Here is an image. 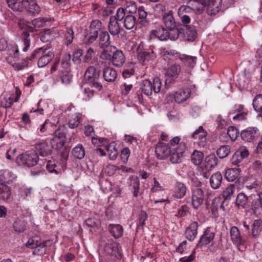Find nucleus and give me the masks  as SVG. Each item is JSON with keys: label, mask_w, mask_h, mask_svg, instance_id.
<instances>
[{"label": "nucleus", "mask_w": 262, "mask_h": 262, "mask_svg": "<svg viewBox=\"0 0 262 262\" xmlns=\"http://www.w3.org/2000/svg\"><path fill=\"white\" fill-rule=\"evenodd\" d=\"M38 160L37 153L34 150H29L24 154L18 156L16 162L18 165L32 167L37 164Z\"/></svg>", "instance_id": "obj_2"}, {"label": "nucleus", "mask_w": 262, "mask_h": 262, "mask_svg": "<svg viewBox=\"0 0 262 262\" xmlns=\"http://www.w3.org/2000/svg\"><path fill=\"white\" fill-rule=\"evenodd\" d=\"M256 132V128L254 127H249L242 131L241 133V137L244 141L250 142L253 141L254 139Z\"/></svg>", "instance_id": "obj_24"}, {"label": "nucleus", "mask_w": 262, "mask_h": 262, "mask_svg": "<svg viewBox=\"0 0 262 262\" xmlns=\"http://www.w3.org/2000/svg\"><path fill=\"white\" fill-rule=\"evenodd\" d=\"M11 195L10 187L6 184L0 183V199L6 201L10 198Z\"/></svg>", "instance_id": "obj_33"}, {"label": "nucleus", "mask_w": 262, "mask_h": 262, "mask_svg": "<svg viewBox=\"0 0 262 262\" xmlns=\"http://www.w3.org/2000/svg\"><path fill=\"white\" fill-rule=\"evenodd\" d=\"M234 191V186L233 184H230L223 191V196L225 200L229 199L232 195Z\"/></svg>", "instance_id": "obj_57"}, {"label": "nucleus", "mask_w": 262, "mask_h": 262, "mask_svg": "<svg viewBox=\"0 0 262 262\" xmlns=\"http://www.w3.org/2000/svg\"><path fill=\"white\" fill-rule=\"evenodd\" d=\"M181 71L180 67H168L165 69V75L169 77L177 78Z\"/></svg>", "instance_id": "obj_49"}, {"label": "nucleus", "mask_w": 262, "mask_h": 262, "mask_svg": "<svg viewBox=\"0 0 262 262\" xmlns=\"http://www.w3.org/2000/svg\"><path fill=\"white\" fill-rule=\"evenodd\" d=\"M72 155L77 159H82L85 156V150L82 145L78 144L72 149Z\"/></svg>", "instance_id": "obj_42"}, {"label": "nucleus", "mask_w": 262, "mask_h": 262, "mask_svg": "<svg viewBox=\"0 0 262 262\" xmlns=\"http://www.w3.org/2000/svg\"><path fill=\"white\" fill-rule=\"evenodd\" d=\"M251 208L254 212L257 210H262V193H259L257 198L252 201Z\"/></svg>", "instance_id": "obj_46"}, {"label": "nucleus", "mask_w": 262, "mask_h": 262, "mask_svg": "<svg viewBox=\"0 0 262 262\" xmlns=\"http://www.w3.org/2000/svg\"><path fill=\"white\" fill-rule=\"evenodd\" d=\"M9 8L14 11H23V7L21 5V1H17V0H6Z\"/></svg>", "instance_id": "obj_50"}, {"label": "nucleus", "mask_w": 262, "mask_h": 262, "mask_svg": "<svg viewBox=\"0 0 262 262\" xmlns=\"http://www.w3.org/2000/svg\"><path fill=\"white\" fill-rule=\"evenodd\" d=\"M230 146L228 145L221 146L216 150L217 155L221 159H223L229 155L230 152Z\"/></svg>", "instance_id": "obj_47"}, {"label": "nucleus", "mask_w": 262, "mask_h": 262, "mask_svg": "<svg viewBox=\"0 0 262 262\" xmlns=\"http://www.w3.org/2000/svg\"><path fill=\"white\" fill-rule=\"evenodd\" d=\"M35 151L38 152L41 156L46 157L51 154V150L49 144L45 141L37 143L34 145Z\"/></svg>", "instance_id": "obj_23"}, {"label": "nucleus", "mask_w": 262, "mask_h": 262, "mask_svg": "<svg viewBox=\"0 0 262 262\" xmlns=\"http://www.w3.org/2000/svg\"><path fill=\"white\" fill-rule=\"evenodd\" d=\"M207 0H188L187 6H181L179 9V15H182L183 12H188L193 10L198 13H201L205 8Z\"/></svg>", "instance_id": "obj_4"}, {"label": "nucleus", "mask_w": 262, "mask_h": 262, "mask_svg": "<svg viewBox=\"0 0 262 262\" xmlns=\"http://www.w3.org/2000/svg\"><path fill=\"white\" fill-rule=\"evenodd\" d=\"M207 132L204 129L203 126H200L191 135V137L193 139H197L198 145L201 147H204L207 142Z\"/></svg>", "instance_id": "obj_11"}, {"label": "nucleus", "mask_w": 262, "mask_h": 262, "mask_svg": "<svg viewBox=\"0 0 262 262\" xmlns=\"http://www.w3.org/2000/svg\"><path fill=\"white\" fill-rule=\"evenodd\" d=\"M81 116V114L79 113H76L73 115L68 122L69 127L71 128L77 127L80 122Z\"/></svg>", "instance_id": "obj_45"}, {"label": "nucleus", "mask_w": 262, "mask_h": 262, "mask_svg": "<svg viewBox=\"0 0 262 262\" xmlns=\"http://www.w3.org/2000/svg\"><path fill=\"white\" fill-rule=\"evenodd\" d=\"M104 149L107 152L109 158L114 160L116 159L118 155V151L115 148L114 143H111L108 145L104 146Z\"/></svg>", "instance_id": "obj_40"}, {"label": "nucleus", "mask_w": 262, "mask_h": 262, "mask_svg": "<svg viewBox=\"0 0 262 262\" xmlns=\"http://www.w3.org/2000/svg\"><path fill=\"white\" fill-rule=\"evenodd\" d=\"M140 90L146 96H150L152 94V83L148 80L142 81L140 84Z\"/></svg>", "instance_id": "obj_35"}, {"label": "nucleus", "mask_w": 262, "mask_h": 262, "mask_svg": "<svg viewBox=\"0 0 262 262\" xmlns=\"http://www.w3.org/2000/svg\"><path fill=\"white\" fill-rule=\"evenodd\" d=\"M222 0H208L207 12L209 15H215L221 9Z\"/></svg>", "instance_id": "obj_17"}, {"label": "nucleus", "mask_w": 262, "mask_h": 262, "mask_svg": "<svg viewBox=\"0 0 262 262\" xmlns=\"http://www.w3.org/2000/svg\"><path fill=\"white\" fill-rule=\"evenodd\" d=\"M99 45L101 48L111 47L110 36L107 31H103L100 34Z\"/></svg>", "instance_id": "obj_38"}, {"label": "nucleus", "mask_w": 262, "mask_h": 262, "mask_svg": "<svg viewBox=\"0 0 262 262\" xmlns=\"http://www.w3.org/2000/svg\"><path fill=\"white\" fill-rule=\"evenodd\" d=\"M227 134L232 141H235L239 134L238 129L234 126H229L228 128Z\"/></svg>", "instance_id": "obj_56"}, {"label": "nucleus", "mask_w": 262, "mask_h": 262, "mask_svg": "<svg viewBox=\"0 0 262 262\" xmlns=\"http://www.w3.org/2000/svg\"><path fill=\"white\" fill-rule=\"evenodd\" d=\"M50 48V46L49 44H47L46 46L38 48L35 50L33 53H32L30 57L29 58H27V60H31L34 59L36 55L38 54L40 52H42V53H45V52Z\"/></svg>", "instance_id": "obj_59"}, {"label": "nucleus", "mask_w": 262, "mask_h": 262, "mask_svg": "<svg viewBox=\"0 0 262 262\" xmlns=\"http://www.w3.org/2000/svg\"><path fill=\"white\" fill-rule=\"evenodd\" d=\"M240 171L238 168L228 169L225 173V178L229 182L233 181L238 177Z\"/></svg>", "instance_id": "obj_34"}, {"label": "nucleus", "mask_w": 262, "mask_h": 262, "mask_svg": "<svg viewBox=\"0 0 262 262\" xmlns=\"http://www.w3.org/2000/svg\"><path fill=\"white\" fill-rule=\"evenodd\" d=\"M94 95V91L90 88H85L83 93V99L85 101H89Z\"/></svg>", "instance_id": "obj_64"}, {"label": "nucleus", "mask_w": 262, "mask_h": 262, "mask_svg": "<svg viewBox=\"0 0 262 262\" xmlns=\"http://www.w3.org/2000/svg\"><path fill=\"white\" fill-rule=\"evenodd\" d=\"M139 180L137 177H131L129 179V186L133 189L135 197H137L139 192Z\"/></svg>", "instance_id": "obj_37"}, {"label": "nucleus", "mask_w": 262, "mask_h": 262, "mask_svg": "<svg viewBox=\"0 0 262 262\" xmlns=\"http://www.w3.org/2000/svg\"><path fill=\"white\" fill-rule=\"evenodd\" d=\"M108 230L111 235L115 238L121 237L123 233V229L119 224H111L108 226Z\"/></svg>", "instance_id": "obj_30"}, {"label": "nucleus", "mask_w": 262, "mask_h": 262, "mask_svg": "<svg viewBox=\"0 0 262 262\" xmlns=\"http://www.w3.org/2000/svg\"><path fill=\"white\" fill-rule=\"evenodd\" d=\"M204 199L203 191L201 188H195L192 193V204L193 208H198L203 204Z\"/></svg>", "instance_id": "obj_14"}, {"label": "nucleus", "mask_w": 262, "mask_h": 262, "mask_svg": "<svg viewBox=\"0 0 262 262\" xmlns=\"http://www.w3.org/2000/svg\"><path fill=\"white\" fill-rule=\"evenodd\" d=\"M162 21L165 28L173 32V34H172L173 35L172 37L173 39L174 38H178L180 31L177 27L172 11H169L168 12L165 13L162 16Z\"/></svg>", "instance_id": "obj_6"}, {"label": "nucleus", "mask_w": 262, "mask_h": 262, "mask_svg": "<svg viewBox=\"0 0 262 262\" xmlns=\"http://www.w3.org/2000/svg\"><path fill=\"white\" fill-rule=\"evenodd\" d=\"M222 180V175L220 172L212 174L209 181L211 187L214 189L219 188L221 185Z\"/></svg>", "instance_id": "obj_29"}, {"label": "nucleus", "mask_w": 262, "mask_h": 262, "mask_svg": "<svg viewBox=\"0 0 262 262\" xmlns=\"http://www.w3.org/2000/svg\"><path fill=\"white\" fill-rule=\"evenodd\" d=\"M104 50L102 52L100 55V58L102 60H105V64H110L111 61H112V58L113 56V53H114V50L115 48L112 46L108 47H104Z\"/></svg>", "instance_id": "obj_26"}, {"label": "nucleus", "mask_w": 262, "mask_h": 262, "mask_svg": "<svg viewBox=\"0 0 262 262\" xmlns=\"http://www.w3.org/2000/svg\"><path fill=\"white\" fill-rule=\"evenodd\" d=\"M147 218V214L146 213V212L144 211H141V212H140L139 215H138V223H137V226L138 227H139V226H143L144 224H145V221L146 220Z\"/></svg>", "instance_id": "obj_60"}, {"label": "nucleus", "mask_w": 262, "mask_h": 262, "mask_svg": "<svg viewBox=\"0 0 262 262\" xmlns=\"http://www.w3.org/2000/svg\"><path fill=\"white\" fill-rule=\"evenodd\" d=\"M155 56L153 53L146 51H140L137 55V58L140 63L142 64H152V61L155 59Z\"/></svg>", "instance_id": "obj_20"}, {"label": "nucleus", "mask_w": 262, "mask_h": 262, "mask_svg": "<svg viewBox=\"0 0 262 262\" xmlns=\"http://www.w3.org/2000/svg\"><path fill=\"white\" fill-rule=\"evenodd\" d=\"M191 92L189 89L180 90L176 93L174 99L177 103H181L186 101L190 97Z\"/></svg>", "instance_id": "obj_25"}, {"label": "nucleus", "mask_w": 262, "mask_h": 262, "mask_svg": "<svg viewBox=\"0 0 262 262\" xmlns=\"http://www.w3.org/2000/svg\"><path fill=\"white\" fill-rule=\"evenodd\" d=\"M161 82L158 77L154 78L152 83V90L155 93H158L161 90Z\"/></svg>", "instance_id": "obj_62"}, {"label": "nucleus", "mask_w": 262, "mask_h": 262, "mask_svg": "<svg viewBox=\"0 0 262 262\" xmlns=\"http://www.w3.org/2000/svg\"><path fill=\"white\" fill-rule=\"evenodd\" d=\"M103 249L106 255L112 260L115 261L121 258V247L117 242L112 240L108 241Z\"/></svg>", "instance_id": "obj_5"}, {"label": "nucleus", "mask_w": 262, "mask_h": 262, "mask_svg": "<svg viewBox=\"0 0 262 262\" xmlns=\"http://www.w3.org/2000/svg\"><path fill=\"white\" fill-rule=\"evenodd\" d=\"M9 56L6 58L8 63L14 66L13 62L18 60L19 55L18 48L17 45L12 46L8 51Z\"/></svg>", "instance_id": "obj_22"}, {"label": "nucleus", "mask_w": 262, "mask_h": 262, "mask_svg": "<svg viewBox=\"0 0 262 262\" xmlns=\"http://www.w3.org/2000/svg\"><path fill=\"white\" fill-rule=\"evenodd\" d=\"M235 152L238 156V157H241L242 160H244L245 158L248 157L249 156V151L247 148L245 146H241Z\"/></svg>", "instance_id": "obj_61"}, {"label": "nucleus", "mask_w": 262, "mask_h": 262, "mask_svg": "<svg viewBox=\"0 0 262 262\" xmlns=\"http://www.w3.org/2000/svg\"><path fill=\"white\" fill-rule=\"evenodd\" d=\"M16 177L11 171L4 169L0 170V183L9 184L12 182Z\"/></svg>", "instance_id": "obj_27"}, {"label": "nucleus", "mask_w": 262, "mask_h": 262, "mask_svg": "<svg viewBox=\"0 0 262 262\" xmlns=\"http://www.w3.org/2000/svg\"><path fill=\"white\" fill-rule=\"evenodd\" d=\"M217 159L214 155H209L205 158V166L206 169L214 167L217 165Z\"/></svg>", "instance_id": "obj_41"}, {"label": "nucleus", "mask_w": 262, "mask_h": 262, "mask_svg": "<svg viewBox=\"0 0 262 262\" xmlns=\"http://www.w3.org/2000/svg\"><path fill=\"white\" fill-rule=\"evenodd\" d=\"M204 157L202 152L194 150L191 155V161L194 164L199 165L202 163Z\"/></svg>", "instance_id": "obj_44"}, {"label": "nucleus", "mask_w": 262, "mask_h": 262, "mask_svg": "<svg viewBox=\"0 0 262 262\" xmlns=\"http://www.w3.org/2000/svg\"><path fill=\"white\" fill-rule=\"evenodd\" d=\"M100 70L95 67H89L84 74L87 83L97 91H100L102 85L100 82Z\"/></svg>", "instance_id": "obj_1"}, {"label": "nucleus", "mask_w": 262, "mask_h": 262, "mask_svg": "<svg viewBox=\"0 0 262 262\" xmlns=\"http://www.w3.org/2000/svg\"><path fill=\"white\" fill-rule=\"evenodd\" d=\"M48 21L49 19L47 17L38 18L33 20L32 24L33 28H34V29H35V32L37 31L38 29L42 27L43 24Z\"/></svg>", "instance_id": "obj_54"}, {"label": "nucleus", "mask_w": 262, "mask_h": 262, "mask_svg": "<svg viewBox=\"0 0 262 262\" xmlns=\"http://www.w3.org/2000/svg\"><path fill=\"white\" fill-rule=\"evenodd\" d=\"M253 108L257 112L262 113V95H257L253 100Z\"/></svg>", "instance_id": "obj_52"}, {"label": "nucleus", "mask_w": 262, "mask_h": 262, "mask_svg": "<svg viewBox=\"0 0 262 262\" xmlns=\"http://www.w3.org/2000/svg\"><path fill=\"white\" fill-rule=\"evenodd\" d=\"M248 196L245 193L241 192L236 196L235 203L238 207L246 208L248 206Z\"/></svg>", "instance_id": "obj_39"}, {"label": "nucleus", "mask_w": 262, "mask_h": 262, "mask_svg": "<svg viewBox=\"0 0 262 262\" xmlns=\"http://www.w3.org/2000/svg\"><path fill=\"white\" fill-rule=\"evenodd\" d=\"M13 228L16 232H23L25 229V222L21 220H16L13 224Z\"/></svg>", "instance_id": "obj_58"}, {"label": "nucleus", "mask_w": 262, "mask_h": 262, "mask_svg": "<svg viewBox=\"0 0 262 262\" xmlns=\"http://www.w3.org/2000/svg\"><path fill=\"white\" fill-rule=\"evenodd\" d=\"M53 141L56 142L58 147H62L65 143L66 133L64 126H59L54 133Z\"/></svg>", "instance_id": "obj_15"}, {"label": "nucleus", "mask_w": 262, "mask_h": 262, "mask_svg": "<svg viewBox=\"0 0 262 262\" xmlns=\"http://www.w3.org/2000/svg\"><path fill=\"white\" fill-rule=\"evenodd\" d=\"M125 56L121 50H114L112 58V63L114 66H121L125 61Z\"/></svg>", "instance_id": "obj_31"}, {"label": "nucleus", "mask_w": 262, "mask_h": 262, "mask_svg": "<svg viewBox=\"0 0 262 262\" xmlns=\"http://www.w3.org/2000/svg\"><path fill=\"white\" fill-rule=\"evenodd\" d=\"M43 55L39 58L38 61V66H47L52 60L53 53L49 52L42 53Z\"/></svg>", "instance_id": "obj_48"}, {"label": "nucleus", "mask_w": 262, "mask_h": 262, "mask_svg": "<svg viewBox=\"0 0 262 262\" xmlns=\"http://www.w3.org/2000/svg\"><path fill=\"white\" fill-rule=\"evenodd\" d=\"M46 242L39 241L37 237H33L29 239L26 243V246L31 249H35L33 252L34 254L41 255L44 253L46 250Z\"/></svg>", "instance_id": "obj_9"}, {"label": "nucleus", "mask_w": 262, "mask_h": 262, "mask_svg": "<svg viewBox=\"0 0 262 262\" xmlns=\"http://www.w3.org/2000/svg\"><path fill=\"white\" fill-rule=\"evenodd\" d=\"M230 233L233 243L237 247L239 251H244L246 248V239L241 235L238 229L235 226L232 227Z\"/></svg>", "instance_id": "obj_7"}, {"label": "nucleus", "mask_w": 262, "mask_h": 262, "mask_svg": "<svg viewBox=\"0 0 262 262\" xmlns=\"http://www.w3.org/2000/svg\"><path fill=\"white\" fill-rule=\"evenodd\" d=\"M94 56H95V51L94 50L90 48L84 57L83 58V60L85 63H89V64H92L93 63V60L94 59Z\"/></svg>", "instance_id": "obj_55"}, {"label": "nucleus", "mask_w": 262, "mask_h": 262, "mask_svg": "<svg viewBox=\"0 0 262 262\" xmlns=\"http://www.w3.org/2000/svg\"><path fill=\"white\" fill-rule=\"evenodd\" d=\"M262 227V221L256 220L253 222L252 226V234L253 236L257 235L261 231Z\"/></svg>", "instance_id": "obj_53"}, {"label": "nucleus", "mask_w": 262, "mask_h": 262, "mask_svg": "<svg viewBox=\"0 0 262 262\" xmlns=\"http://www.w3.org/2000/svg\"><path fill=\"white\" fill-rule=\"evenodd\" d=\"M197 36V31L194 27L188 26L186 27V30L184 33V38L186 40L192 41Z\"/></svg>", "instance_id": "obj_36"}, {"label": "nucleus", "mask_w": 262, "mask_h": 262, "mask_svg": "<svg viewBox=\"0 0 262 262\" xmlns=\"http://www.w3.org/2000/svg\"><path fill=\"white\" fill-rule=\"evenodd\" d=\"M23 11L25 9L32 14H38L40 12V7L35 0H22Z\"/></svg>", "instance_id": "obj_16"}, {"label": "nucleus", "mask_w": 262, "mask_h": 262, "mask_svg": "<svg viewBox=\"0 0 262 262\" xmlns=\"http://www.w3.org/2000/svg\"><path fill=\"white\" fill-rule=\"evenodd\" d=\"M59 36L58 31L54 29H46L42 33L40 40L43 42H50Z\"/></svg>", "instance_id": "obj_18"}, {"label": "nucleus", "mask_w": 262, "mask_h": 262, "mask_svg": "<svg viewBox=\"0 0 262 262\" xmlns=\"http://www.w3.org/2000/svg\"><path fill=\"white\" fill-rule=\"evenodd\" d=\"M107 29L113 36L117 35L120 33L121 27L119 24V21L116 19L114 16H111L110 17Z\"/></svg>", "instance_id": "obj_19"}, {"label": "nucleus", "mask_w": 262, "mask_h": 262, "mask_svg": "<svg viewBox=\"0 0 262 262\" xmlns=\"http://www.w3.org/2000/svg\"><path fill=\"white\" fill-rule=\"evenodd\" d=\"M103 77L108 82L114 81L117 77V72L115 70L111 67H106L103 70Z\"/></svg>", "instance_id": "obj_32"}, {"label": "nucleus", "mask_w": 262, "mask_h": 262, "mask_svg": "<svg viewBox=\"0 0 262 262\" xmlns=\"http://www.w3.org/2000/svg\"><path fill=\"white\" fill-rule=\"evenodd\" d=\"M136 23L135 16L132 14L127 15L124 19V26L127 29L130 30L133 28Z\"/></svg>", "instance_id": "obj_43"}, {"label": "nucleus", "mask_w": 262, "mask_h": 262, "mask_svg": "<svg viewBox=\"0 0 262 262\" xmlns=\"http://www.w3.org/2000/svg\"><path fill=\"white\" fill-rule=\"evenodd\" d=\"M186 190L187 188L184 183L177 182L174 186L173 196L177 199H181L185 195Z\"/></svg>", "instance_id": "obj_28"}, {"label": "nucleus", "mask_w": 262, "mask_h": 262, "mask_svg": "<svg viewBox=\"0 0 262 262\" xmlns=\"http://www.w3.org/2000/svg\"><path fill=\"white\" fill-rule=\"evenodd\" d=\"M98 220L94 217H89L85 221L84 225L88 227H95L98 225Z\"/></svg>", "instance_id": "obj_63"}, {"label": "nucleus", "mask_w": 262, "mask_h": 262, "mask_svg": "<svg viewBox=\"0 0 262 262\" xmlns=\"http://www.w3.org/2000/svg\"><path fill=\"white\" fill-rule=\"evenodd\" d=\"M29 22L25 19H20L18 21V25L23 31L21 34V39L24 45L23 49V51L26 52L30 46V37L29 32H34L35 29L33 27L29 25Z\"/></svg>", "instance_id": "obj_3"}, {"label": "nucleus", "mask_w": 262, "mask_h": 262, "mask_svg": "<svg viewBox=\"0 0 262 262\" xmlns=\"http://www.w3.org/2000/svg\"><path fill=\"white\" fill-rule=\"evenodd\" d=\"M151 34L157 37L161 41H165L169 39L171 40H176L178 38L172 37L173 32L164 28L162 26H159L151 32Z\"/></svg>", "instance_id": "obj_8"}, {"label": "nucleus", "mask_w": 262, "mask_h": 262, "mask_svg": "<svg viewBox=\"0 0 262 262\" xmlns=\"http://www.w3.org/2000/svg\"><path fill=\"white\" fill-rule=\"evenodd\" d=\"M180 59L184 64H195L196 61V57L190 56L186 54H182L180 55Z\"/></svg>", "instance_id": "obj_51"}, {"label": "nucleus", "mask_w": 262, "mask_h": 262, "mask_svg": "<svg viewBox=\"0 0 262 262\" xmlns=\"http://www.w3.org/2000/svg\"><path fill=\"white\" fill-rule=\"evenodd\" d=\"M185 148V144L183 143H180L176 148H172L170 154L171 163H179L182 162Z\"/></svg>", "instance_id": "obj_10"}, {"label": "nucleus", "mask_w": 262, "mask_h": 262, "mask_svg": "<svg viewBox=\"0 0 262 262\" xmlns=\"http://www.w3.org/2000/svg\"><path fill=\"white\" fill-rule=\"evenodd\" d=\"M215 237L214 230L210 227H207L204 231L203 235L200 237L198 246L202 247L210 244Z\"/></svg>", "instance_id": "obj_13"}, {"label": "nucleus", "mask_w": 262, "mask_h": 262, "mask_svg": "<svg viewBox=\"0 0 262 262\" xmlns=\"http://www.w3.org/2000/svg\"><path fill=\"white\" fill-rule=\"evenodd\" d=\"M198 223L196 222H192L186 228L185 231V237L190 241H193L198 233Z\"/></svg>", "instance_id": "obj_21"}, {"label": "nucleus", "mask_w": 262, "mask_h": 262, "mask_svg": "<svg viewBox=\"0 0 262 262\" xmlns=\"http://www.w3.org/2000/svg\"><path fill=\"white\" fill-rule=\"evenodd\" d=\"M171 149L168 145L159 142L155 147V155L159 159H165L170 154Z\"/></svg>", "instance_id": "obj_12"}]
</instances>
